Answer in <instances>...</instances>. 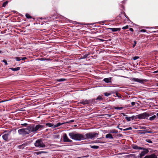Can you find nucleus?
Returning a JSON list of instances; mask_svg holds the SVG:
<instances>
[{"instance_id": "nucleus-1", "label": "nucleus", "mask_w": 158, "mask_h": 158, "mask_svg": "<svg viewBox=\"0 0 158 158\" xmlns=\"http://www.w3.org/2000/svg\"><path fill=\"white\" fill-rule=\"evenodd\" d=\"M69 135L72 139L75 140H84V135L76 132L69 133Z\"/></svg>"}, {"instance_id": "nucleus-16", "label": "nucleus", "mask_w": 158, "mask_h": 158, "mask_svg": "<svg viewBox=\"0 0 158 158\" xmlns=\"http://www.w3.org/2000/svg\"><path fill=\"white\" fill-rule=\"evenodd\" d=\"M132 148L136 150L139 149L142 150L143 149V148L141 147H139L136 145H134L132 146Z\"/></svg>"}, {"instance_id": "nucleus-33", "label": "nucleus", "mask_w": 158, "mask_h": 158, "mask_svg": "<svg viewBox=\"0 0 158 158\" xmlns=\"http://www.w3.org/2000/svg\"><path fill=\"white\" fill-rule=\"evenodd\" d=\"M146 141L149 143H152V141L149 139H146Z\"/></svg>"}, {"instance_id": "nucleus-35", "label": "nucleus", "mask_w": 158, "mask_h": 158, "mask_svg": "<svg viewBox=\"0 0 158 158\" xmlns=\"http://www.w3.org/2000/svg\"><path fill=\"white\" fill-rule=\"evenodd\" d=\"M15 59L17 61H19L21 60V57H15Z\"/></svg>"}, {"instance_id": "nucleus-14", "label": "nucleus", "mask_w": 158, "mask_h": 158, "mask_svg": "<svg viewBox=\"0 0 158 158\" xmlns=\"http://www.w3.org/2000/svg\"><path fill=\"white\" fill-rule=\"evenodd\" d=\"M143 158H158L157 156L154 154L146 156Z\"/></svg>"}, {"instance_id": "nucleus-43", "label": "nucleus", "mask_w": 158, "mask_h": 158, "mask_svg": "<svg viewBox=\"0 0 158 158\" xmlns=\"http://www.w3.org/2000/svg\"><path fill=\"white\" fill-rule=\"evenodd\" d=\"M134 44L133 45V48H134L135 47V45L136 44V41H134Z\"/></svg>"}, {"instance_id": "nucleus-54", "label": "nucleus", "mask_w": 158, "mask_h": 158, "mask_svg": "<svg viewBox=\"0 0 158 158\" xmlns=\"http://www.w3.org/2000/svg\"><path fill=\"white\" fill-rule=\"evenodd\" d=\"M74 122V120H72L70 121V122Z\"/></svg>"}, {"instance_id": "nucleus-58", "label": "nucleus", "mask_w": 158, "mask_h": 158, "mask_svg": "<svg viewBox=\"0 0 158 158\" xmlns=\"http://www.w3.org/2000/svg\"><path fill=\"white\" fill-rule=\"evenodd\" d=\"M123 127H125V126H124Z\"/></svg>"}, {"instance_id": "nucleus-36", "label": "nucleus", "mask_w": 158, "mask_h": 158, "mask_svg": "<svg viewBox=\"0 0 158 158\" xmlns=\"http://www.w3.org/2000/svg\"><path fill=\"white\" fill-rule=\"evenodd\" d=\"M129 26L128 25H126L125 27H124L122 28V29H126L128 28Z\"/></svg>"}, {"instance_id": "nucleus-20", "label": "nucleus", "mask_w": 158, "mask_h": 158, "mask_svg": "<svg viewBox=\"0 0 158 158\" xmlns=\"http://www.w3.org/2000/svg\"><path fill=\"white\" fill-rule=\"evenodd\" d=\"M90 55V53H89L87 54L84 55L83 56H81L80 59H83L86 58L89 55Z\"/></svg>"}, {"instance_id": "nucleus-17", "label": "nucleus", "mask_w": 158, "mask_h": 158, "mask_svg": "<svg viewBox=\"0 0 158 158\" xmlns=\"http://www.w3.org/2000/svg\"><path fill=\"white\" fill-rule=\"evenodd\" d=\"M109 29L111 30L112 31L115 32L117 31H119L121 30L120 28H110Z\"/></svg>"}, {"instance_id": "nucleus-44", "label": "nucleus", "mask_w": 158, "mask_h": 158, "mask_svg": "<svg viewBox=\"0 0 158 158\" xmlns=\"http://www.w3.org/2000/svg\"><path fill=\"white\" fill-rule=\"evenodd\" d=\"M131 120H133L135 119V116H132L131 117Z\"/></svg>"}, {"instance_id": "nucleus-38", "label": "nucleus", "mask_w": 158, "mask_h": 158, "mask_svg": "<svg viewBox=\"0 0 158 158\" xmlns=\"http://www.w3.org/2000/svg\"><path fill=\"white\" fill-rule=\"evenodd\" d=\"M28 124L27 123H22L21 124V125L22 126H26Z\"/></svg>"}, {"instance_id": "nucleus-13", "label": "nucleus", "mask_w": 158, "mask_h": 158, "mask_svg": "<svg viewBox=\"0 0 158 158\" xmlns=\"http://www.w3.org/2000/svg\"><path fill=\"white\" fill-rule=\"evenodd\" d=\"M90 102V100H82L81 101V102H80V103L83 105H85L89 103Z\"/></svg>"}, {"instance_id": "nucleus-3", "label": "nucleus", "mask_w": 158, "mask_h": 158, "mask_svg": "<svg viewBox=\"0 0 158 158\" xmlns=\"http://www.w3.org/2000/svg\"><path fill=\"white\" fill-rule=\"evenodd\" d=\"M35 145V147L39 148H45V145L43 143L42 140L39 139L36 141Z\"/></svg>"}, {"instance_id": "nucleus-4", "label": "nucleus", "mask_w": 158, "mask_h": 158, "mask_svg": "<svg viewBox=\"0 0 158 158\" xmlns=\"http://www.w3.org/2000/svg\"><path fill=\"white\" fill-rule=\"evenodd\" d=\"M27 134H29L31 132H35L34 129V125H30L25 128Z\"/></svg>"}, {"instance_id": "nucleus-42", "label": "nucleus", "mask_w": 158, "mask_h": 158, "mask_svg": "<svg viewBox=\"0 0 158 158\" xmlns=\"http://www.w3.org/2000/svg\"><path fill=\"white\" fill-rule=\"evenodd\" d=\"M132 106H133L135 105V103L134 102H132L131 103Z\"/></svg>"}, {"instance_id": "nucleus-25", "label": "nucleus", "mask_w": 158, "mask_h": 158, "mask_svg": "<svg viewBox=\"0 0 158 158\" xmlns=\"http://www.w3.org/2000/svg\"><path fill=\"white\" fill-rule=\"evenodd\" d=\"M156 117V116L155 115H154L152 116V117L149 118V120H150L151 121L153 120H154Z\"/></svg>"}, {"instance_id": "nucleus-21", "label": "nucleus", "mask_w": 158, "mask_h": 158, "mask_svg": "<svg viewBox=\"0 0 158 158\" xmlns=\"http://www.w3.org/2000/svg\"><path fill=\"white\" fill-rule=\"evenodd\" d=\"M90 147L91 148L94 149H98L99 148V146L96 145H90Z\"/></svg>"}, {"instance_id": "nucleus-12", "label": "nucleus", "mask_w": 158, "mask_h": 158, "mask_svg": "<svg viewBox=\"0 0 158 158\" xmlns=\"http://www.w3.org/2000/svg\"><path fill=\"white\" fill-rule=\"evenodd\" d=\"M63 140L65 142H71L72 141L71 140L68 138L66 134L64 135Z\"/></svg>"}, {"instance_id": "nucleus-7", "label": "nucleus", "mask_w": 158, "mask_h": 158, "mask_svg": "<svg viewBox=\"0 0 158 158\" xmlns=\"http://www.w3.org/2000/svg\"><path fill=\"white\" fill-rule=\"evenodd\" d=\"M18 132L19 135H27L26 128H22L18 130Z\"/></svg>"}, {"instance_id": "nucleus-18", "label": "nucleus", "mask_w": 158, "mask_h": 158, "mask_svg": "<svg viewBox=\"0 0 158 158\" xmlns=\"http://www.w3.org/2000/svg\"><path fill=\"white\" fill-rule=\"evenodd\" d=\"M9 69L13 71H16L19 70L20 68L19 67H17L16 68H10Z\"/></svg>"}, {"instance_id": "nucleus-48", "label": "nucleus", "mask_w": 158, "mask_h": 158, "mask_svg": "<svg viewBox=\"0 0 158 158\" xmlns=\"http://www.w3.org/2000/svg\"><path fill=\"white\" fill-rule=\"evenodd\" d=\"M158 73V70L156 71H155L153 72L154 73Z\"/></svg>"}, {"instance_id": "nucleus-30", "label": "nucleus", "mask_w": 158, "mask_h": 158, "mask_svg": "<svg viewBox=\"0 0 158 158\" xmlns=\"http://www.w3.org/2000/svg\"><path fill=\"white\" fill-rule=\"evenodd\" d=\"M65 80V79H64V78H61V79H59V80H57V81H64Z\"/></svg>"}, {"instance_id": "nucleus-52", "label": "nucleus", "mask_w": 158, "mask_h": 158, "mask_svg": "<svg viewBox=\"0 0 158 158\" xmlns=\"http://www.w3.org/2000/svg\"><path fill=\"white\" fill-rule=\"evenodd\" d=\"M77 23L80 24H84L83 23Z\"/></svg>"}, {"instance_id": "nucleus-41", "label": "nucleus", "mask_w": 158, "mask_h": 158, "mask_svg": "<svg viewBox=\"0 0 158 158\" xmlns=\"http://www.w3.org/2000/svg\"><path fill=\"white\" fill-rule=\"evenodd\" d=\"M26 59H27V58L26 57H24L23 58H21V60H24Z\"/></svg>"}, {"instance_id": "nucleus-26", "label": "nucleus", "mask_w": 158, "mask_h": 158, "mask_svg": "<svg viewBox=\"0 0 158 158\" xmlns=\"http://www.w3.org/2000/svg\"><path fill=\"white\" fill-rule=\"evenodd\" d=\"M26 18L28 19H30L32 18L31 16L30 15L28 14H27L26 15Z\"/></svg>"}, {"instance_id": "nucleus-19", "label": "nucleus", "mask_w": 158, "mask_h": 158, "mask_svg": "<svg viewBox=\"0 0 158 158\" xmlns=\"http://www.w3.org/2000/svg\"><path fill=\"white\" fill-rule=\"evenodd\" d=\"M150 132L149 131H140L139 133L141 134H145L147 133H149Z\"/></svg>"}, {"instance_id": "nucleus-27", "label": "nucleus", "mask_w": 158, "mask_h": 158, "mask_svg": "<svg viewBox=\"0 0 158 158\" xmlns=\"http://www.w3.org/2000/svg\"><path fill=\"white\" fill-rule=\"evenodd\" d=\"M109 132L110 133H117L118 131H115V130H112L110 131Z\"/></svg>"}, {"instance_id": "nucleus-45", "label": "nucleus", "mask_w": 158, "mask_h": 158, "mask_svg": "<svg viewBox=\"0 0 158 158\" xmlns=\"http://www.w3.org/2000/svg\"><path fill=\"white\" fill-rule=\"evenodd\" d=\"M104 95L105 96H109V93H104Z\"/></svg>"}, {"instance_id": "nucleus-47", "label": "nucleus", "mask_w": 158, "mask_h": 158, "mask_svg": "<svg viewBox=\"0 0 158 158\" xmlns=\"http://www.w3.org/2000/svg\"><path fill=\"white\" fill-rule=\"evenodd\" d=\"M115 94H116V96H117V97H120V98L121 97V96H118V93H116Z\"/></svg>"}, {"instance_id": "nucleus-9", "label": "nucleus", "mask_w": 158, "mask_h": 158, "mask_svg": "<svg viewBox=\"0 0 158 158\" xmlns=\"http://www.w3.org/2000/svg\"><path fill=\"white\" fill-rule=\"evenodd\" d=\"M44 126L42 125H38L35 127L34 125V132H36L38 130H41L42 128L44 127Z\"/></svg>"}, {"instance_id": "nucleus-56", "label": "nucleus", "mask_w": 158, "mask_h": 158, "mask_svg": "<svg viewBox=\"0 0 158 158\" xmlns=\"http://www.w3.org/2000/svg\"><path fill=\"white\" fill-rule=\"evenodd\" d=\"M156 115L157 116H158V113H157L156 114Z\"/></svg>"}, {"instance_id": "nucleus-15", "label": "nucleus", "mask_w": 158, "mask_h": 158, "mask_svg": "<svg viewBox=\"0 0 158 158\" xmlns=\"http://www.w3.org/2000/svg\"><path fill=\"white\" fill-rule=\"evenodd\" d=\"M127 157L129 158H138L139 156H136L135 154H131L127 155Z\"/></svg>"}, {"instance_id": "nucleus-29", "label": "nucleus", "mask_w": 158, "mask_h": 158, "mask_svg": "<svg viewBox=\"0 0 158 158\" xmlns=\"http://www.w3.org/2000/svg\"><path fill=\"white\" fill-rule=\"evenodd\" d=\"M132 128L131 127H129L128 128H127L126 129H123V130L124 131H126L128 130H131L132 129Z\"/></svg>"}, {"instance_id": "nucleus-24", "label": "nucleus", "mask_w": 158, "mask_h": 158, "mask_svg": "<svg viewBox=\"0 0 158 158\" xmlns=\"http://www.w3.org/2000/svg\"><path fill=\"white\" fill-rule=\"evenodd\" d=\"M115 136H116L115 135H114L113 136L111 134L109 133V139H113L114 138H115Z\"/></svg>"}, {"instance_id": "nucleus-53", "label": "nucleus", "mask_w": 158, "mask_h": 158, "mask_svg": "<svg viewBox=\"0 0 158 158\" xmlns=\"http://www.w3.org/2000/svg\"><path fill=\"white\" fill-rule=\"evenodd\" d=\"M84 157H85V156L79 157H77V158H81Z\"/></svg>"}, {"instance_id": "nucleus-49", "label": "nucleus", "mask_w": 158, "mask_h": 158, "mask_svg": "<svg viewBox=\"0 0 158 158\" xmlns=\"http://www.w3.org/2000/svg\"><path fill=\"white\" fill-rule=\"evenodd\" d=\"M106 138H109V134H107L106 135Z\"/></svg>"}, {"instance_id": "nucleus-8", "label": "nucleus", "mask_w": 158, "mask_h": 158, "mask_svg": "<svg viewBox=\"0 0 158 158\" xmlns=\"http://www.w3.org/2000/svg\"><path fill=\"white\" fill-rule=\"evenodd\" d=\"M131 80L132 81L137 82L141 83H143L144 82L146 81H147L143 79H139L138 78H131Z\"/></svg>"}, {"instance_id": "nucleus-39", "label": "nucleus", "mask_w": 158, "mask_h": 158, "mask_svg": "<svg viewBox=\"0 0 158 158\" xmlns=\"http://www.w3.org/2000/svg\"><path fill=\"white\" fill-rule=\"evenodd\" d=\"M119 125L120 124H119L118 125L117 127V128H118L119 129L121 130H123V129L121 128H119Z\"/></svg>"}, {"instance_id": "nucleus-31", "label": "nucleus", "mask_w": 158, "mask_h": 158, "mask_svg": "<svg viewBox=\"0 0 158 158\" xmlns=\"http://www.w3.org/2000/svg\"><path fill=\"white\" fill-rule=\"evenodd\" d=\"M123 107H114L115 109L117 110H122L123 109Z\"/></svg>"}, {"instance_id": "nucleus-11", "label": "nucleus", "mask_w": 158, "mask_h": 158, "mask_svg": "<svg viewBox=\"0 0 158 158\" xmlns=\"http://www.w3.org/2000/svg\"><path fill=\"white\" fill-rule=\"evenodd\" d=\"M10 132V131H9L8 133L2 135V138L5 141H8V137Z\"/></svg>"}, {"instance_id": "nucleus-40", "label": "nucleus", "mask_w": 158, "mask_h": 158, "mask_svg": "<svg viewBox=\"0 0 158 158\" xmlns=\"http://www.w3.org/2000/svg\"><path fill=\"white\" fill-rule=\"evenodd\" d=\"M139 58V57L138 56H135L133 58V59L134 60H136L137 59Z\"/></svg>"}, {"instance_id": "nucleus-55", "label": "nucleus", "mask_w": 158, "mask_h": 158, "mask_svg": "<svg viewBox=\"0 0 158 158\" xmlns=\"http://www.w3.org/2000/svg\"><path fill=\"white\" fill-rule=\"evenodd\" d=\"M4 102V101H2L0 102V103L3 102Z\"/></svg>"}, {"instance_id": "nucleus-28", "label": "nucleus", "mask_w": 158, "mask_h": 158, "mask_svg": "<svg viewBox=\"0 0 158 158\" xmlns=\"http://www.w3.org/2000/svg\"><path fill=\"white\" fill-rule=\"evenodd\" d=\"M125 118L128 121H130L131 120V118L130 117H125Z\"/></svg>"}, {"instance_id": "nucleus-37", "label": "nucleus", "mask_w": 158, "mask_h": 158, "mask_svg": "<svg viewBox=\"0 0 158 158\" xmlns=\"http://www.w3.org/2000/svg\"><path fill=\"white\" fill-rule=\"evenodd\" d=\"M2 62H3L5 63V64L6 65H7L8 64V63H7V61L6 60H3L2 61Z\"/></svg>"}, {"instance_id": "nucleus-23", "label": "nucleus", "mask_w": 158, "mask_h": 158, "mask_svg": "<svg viewBox=\"0 0 158 158\" xmlns=\"http://www.w3.org/2000/svg\"><path fill=\"white\" fill-rule=\"evenodd\" d=\"M102 99V97L100 96H99L96 99L97 100H98L99 101H101Z\"/></svg>"}, {"instance_id": "nucleus-34", "label": "nucleus", "mask_w": 158, "mask_h": 158, "mask_svg": "<svg viewBox=\"0 0 158 158\" xmlns=\"http://www.w3.org/2000/svg\"><path fill=\"white\" fill-rule=\"evenodd\" d=\"M45 152H43V151L38 152H37V154L38 155V154H41V153H45Z\"/></svg>"}, {"instance_id": "nucleus-2", "label": "nucleus", "mask_w": 158, "mask_h": 158, "mask_svg": "<svg viewBox=\"0 0 158 158\" xmlns=\"http://www.w3.org/2000/svg\"><path fill=\"white\" fill-rule=\"evenodd\" d=\"M98 133L96 132H90L84 135V140L88 139H94L98 137Z\"/></svg>"}, {"instance_id": "nucleus-50", "label": "nucleus", "mask_w": 158, "mask_h": 158, "mask_svg": "<svg viewBox=\"0 0 158 158\" xmlns=\"http://www.w3.org/2000/svg\"><path fill=\"white\" fill-rule=\"evenodd\" d=\"M141 128H142V129H146V127H141Z\"/></svg>"}, {"instance_id": "nucleus-46", "label": "nucleus", "mask_w": 158, "mask_h": 158, "mask_svg": "<svg viewBox=\"0 0 158 158\" xmlns=\"http://www.w3.org/2000/svg\"><path fill=\"white\" fill-rule=\"evenodd\" d=\"M129 30L131 31H133V28H129Z\"/></svg>"}, {"instance_id": "nucleus-57", "label": "nucleus", "mask_w": 158, "mask_h": 158, "mask_svg": "<svg viewBox=\"0 0 158 158\" xmlns=\"http://www.w3.org/2000/svg\"><path fill=\"white\" fill-rule=\"evenodd\" d=\"M110 78H109V82H110Z\"/></svg>"}, {"instance_id": "nucleus-5", "label": "nucleus", "mask_w": 158, "mask_h": 158, "mask_svg": "<svg viewBox=\"0 0 158 158\" xmlns=\"http://www.w3.org/2000/svg\"><path fill=\"white\" fill-rule=\"evenodd\" d=\"M149 116V114L146 113H144L137 115V117L139 119L145 118Z\"/></svg>"}, {"instance_id": "nucleus-51", "label": "nucleus", "mask_w": 158, "mask_h": 158, "mask_svg": "<svg viewBox=\"0 0 158 158\" xmlns=\"http://www.w3.org/2000/svg\"><path fill=\"white\" fill-rule=\"evenodd\" d=\"M141 31L142 32H145L146 31V30H141Z\"/></svg>"}, {"instance_id": "nucleus-10", "label": "nucleus", "mask_w": 158, "mask_h": 158, "mask_svg": "<svg viewBox=\"0 0 158 158\" xmlns=\"http://www.w3.org/2000/svg\"><path fill=\"white\" fill-rule=\"evenodd\" d=\"M62 124H63V123H57L56 124L54 125L53 124L51 123H46V125L49 127H53V128H56V127L60 126V125Z\"/></svg>"}, {"instance_id": "nucleus-22", "label": "nucleus", "mask_w": 158, "mask_h": 158, "mask_svg": "<svg viewBox=\"0 0 158 158\" xmlns=\"http://www.w3.org/2000/svg\"><path fill=\"white\" fill-rule=\"evenodd\" d=\"M8 1H6L4 2L2 5V7H5L8 4Z\"/></svg>"}, {"instance_id": "nucleus-6", "label": "nucleus", "mask_w": 158, "mask_h": 158, "mask_svg": "<svg viewBox=\"0 0 158 158\" xmlns=\"http://www.w3.org/2000/svg\"><path fill=\"white\" fill-rule=\"evenodd\" d=\"M142 150H143V151L139 154V157L140 158H142L143 156H144V155L148 153L149 152V150L147 149L143 148V149Z\"/></svg>"}, {"instance_id": "nucleus-32", "label": "nucleus", "mask_w": 158, "mask_h": 158, "mask_svg": "<svg viewBox=\"0 0 158 158\" xmlns=\"http://www.w3.org/2000/svg\"><path fill=\"white\" fill-rule=\"evenodd\" d=\"M104 81L106 82H109V78H106L104 79Z\"/></svg>"}]
</instances>
